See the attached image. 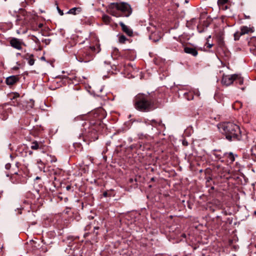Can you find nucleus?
I'll return each mask as SVG.
<instances>
[{"mask_svg": "<svg viewBox=\"0 0 256 256\" xmlns=\"http://www.w3.org/2000/svg\"><path fill=\"white\" fill-rule=\"evenodd\" d=\"M107 10L111 15L116 18L128 17L132 12L130 6L124 2L111 3L108 5Z\"/></svg>", "mask_w": 256, "mask_h": 256, "instance_id": "f257e3e1", "label": "nucleus"}, {"mask_svg": "<svg viewBox=\"0 0 256 256\" xmlns=\"http://www.w3.org/2000/svg\"><path fill=\"white\" fill-rule=\"evenodd\" d=\"M218 128L220 132L224 134L228 140L238 138L240 134L239 126L230 122L220 124L218 125Z\"/></svg>", "mask_w": 256, "mask_h": 256, "instance_id": "f03ea898", "label": "nucleus"}, {"mask_svg": "<svg viewBox=\"0 0 256 256\" xmlns=\"http://www.w3.org/2000/svg\"><path fill=\"white\" fill-rule=\"evenodd\" d=\"M136 108L142 112H148L153 109L152 102L147 100L143 95H138L136 98Z\"/></svg>", "mask_w": 256, "mask_h": 256, "instance_id": "7ed1b4c3", "label": "nucleus"}, {"mask_svg": "<svg viewBox=\"0 0 256 256\" xmlns=\"http://www.w3.org/2000/svg\"><path fill=\"white\" fill-rule=\"evenodd\" d=\"M238 78V74L224 75L222 77V84L228 86L231 84Z\"/></svg>", "mask_w": 256, "mask_h": 256, "instance_id": "20e7f679", "label": "nucleus"}, {"mask_svg": "<svg viewBox=\"0 0 256 256\" xmlns=\"http://www.w3.org/2000/svg\"><path fill=\"white\" fill-rule=\"evenodd\" d=\"M10 44L13 48L17 50H21L23 42L18 38H13L10 40Z\"/></svg>", "mask_w": 256, "mask_h": 256, "instance_id": "39448f33", "label": "nucleus"}, {"mask_svg": "<svg viewBox=\"0 0 256 256\" xmlns=\"http://www.w3.org/2000/svg\"><path fill=\"white\" fill-rule=\"evenodd\" d=\"M162 34L158 31L154 32L150 36V39L154 42H158L162 37Z\"/></svg>", "mask_w": 256, "mask_h": 256, "instance_id": "423d86ee", "label": "nucleus"}, {"mask_svg": "<svg viewBox=\"0 0 256 256\" xmlns=\"http://www.w3.org/2000/svg\"><path fill=\"white\" fill-rule=\"evenodd\" d=\"M184 51L186 53L190 54L194 56H196L198 54L196 49L193 48L186 47L184 48Z\"/></svg>", "mask_w": 256, "mask_h": 256, "instance_id": "0eeeda50", "label": "nucleus"}, {"mask_svg": "<svg viewBox=\"0 0 256 256\" xmlns=\"http://www.w3.org/2000/svg\"><path fill=\"white\" fill-rule=\"evenodd\" d=\"M18 80V78L16 76H12L6 78V83L8 85H12Z\"/></svg>", "mask_w": 256, "mask_h": 256, "instance_id": "6e6552de", "label": "nucleus"}, {"mask_svg": "<svg viewBox=\"0 0 256 256\" xmlns=\"http://www.w3.org/2000/svg\"><path fill=\"white\" fill-rule=\"evenodd\" d=\"M253 32V30L252 28L250 27H248L247 26H242L240 28V32L241 35H244L249 32Z\"/></svg>", "mask_w": 256, "mask_h": 256, "instance_id": "1a4fd4ad", "label": "nucleus"}, {"mask_svg": "<svg viewBox=\"0 0 256 256\" xmlns=\"http://www.w3.org/2000/svg\"><path fill=\"white\" fill-rule=\"evenodd\" d=\"M122 30L125 32L128 35L131 36L132 34V32L126 26L123 22H120V23Z\"/></svg>", "mask_w": 256, "mask_h": 256, "instance_id": "9d476101", "label": "nucleus"}, {"mask_svg": "<svg viewBox=\"0 0 256 256\" xmlns=\"http://www.w3.org/2000/svg\"><path fill=\"white\" fill-rule=\"evenodd\" d=\"M33 56L32 54L28 55L26 57V58L28 60V63L30 66H33L34 64V60L33 58Z\"/></svg>", "mask_w": 256, "mask_h": 256, "instance_id": "9b49d317", "label": "nucleus"}, {"mask_svg": "<svg viewBox=\"0 0 256 256\" xmlns=\"http://www.w3.org/2000/svg\"><path fill=\"white\" fill-rule=\"evenodd\" d=\"M80 8H74L71 9H70L68 13L72 14H77V12H80Z\"/></svg>", "mask_w": 256, "mask_h": 256, "instance_id": "f8f14e48", "label": "nucleus"}, {"mask_svg": "<svg viewBox=\"0 0 256 256\" xmlns=\"http://www.w3.org/2000/svg\"><path fill=\"white\" fill-rule=\"evenodd\" d=\"M40 144L36 141L32 142L31 148L34 150H37L40 148Z\"/></svg>", "mask_w": 256, "mask_h": 256, "instance_id": "ddd939ff", "label": "nucleus"}, {"mask_svg": "<svg viewBox=\"0 0 256 256\" xmlns=\"http://www.w3.org/2000/svg\"><path fill=\"white\" fill-rule=\"evenodd\" d=\"M103 21L106 23L108 24L110 22V18L107 15L104 14L102 17Z\"/></svg>", "mask_w": 256, "mask_h": 256, "instance_id": "4468645a", "label": "nucleus"}, {"mask_svg": "<svg viewBox=\"0 0 256 256\" xmlns=\"http://www.w3.org/2000/svg\"><path fill=\"white\" fill-rule=\"evenodd\" d=\"M150 124L152 125V126H155V125H156V124H158V126H161V125L162 126V122L161 121L157 122V121H156L154 120H152L150 121Z\"/></svg>", "mask_w": 256, "mask_h": 256, "instance_id": "2eb2a0df", "label": "nucleus"}, {"mask_svg": "<svg viewBox=\"0 0 256 256\" xmlns=\"http://www.w3.org/2000/svg\"><path fill=\"white\" fill-rule=\"evenodd\" d=\"M241 34L240 32H236L234 34V39L235 40H239L240 36H241Z\"/></svg>", "mask_w": 256, "mask_h": 256, "instance_id": "dca6fc26", "label": "nucleus"}, {"mask_svg": "<svg viewBox=\"0 0 256 256\" xmlns=\"http://www.w3.org/2000/svg\"><path fill=\"white\" fill-rule=\"evenodd\" d=\"M126 38L125 36L123 35L120 36L118 38L119 42L120 43H124L126 42Z\"/></svg>", "mask_w": 256, "mask_h": 256, "instance_id": "f3484780", "label": "nucleus"}, {"mask_svg": "<svg viewBox=\"0 0 256 256\" xmlns=\"http://www.w3.org/2000/svg\"><path fill=\"white\" fill-rule=\"evenodd\" d=\"M228 2V0H218V4L219 6H222L226 4Z\"/></svg>", "mask_w": 256, "mask_h": 256, "instance_id": "a211bd4d", "label": "nucleus"}, {"mask_svg": "<svg viewBox=\"0 0 256 256\" xmlns=\"http://www.w3.org/2000/svg\"><path fill=\"white\" fill-rule=\"evenodd\" d=\"M228 158H230V160L231 161V162H234V155L232 154V153L230 152L229 154V156H228Z\"/></svg>", "mask_w": 256, "mask_h": 256, "instance_id": "6ab92c4d", "label": "nucleus"}, {"mask_svg": "<svg viewBox=\"0 0 256 256\" xmlns=\"http://www.w3.org/2000/svg\"><path fill=\"white\" fill-rule=\"evenodd\" d=\"M236 80H238V83L240 84H243V80L240 76H239L238 75V78Z\"/></svg>", "mask_w": 256, "mask_h": 256, "instance_id": "aec40b11", "label": "nucleus"}, {"mask_svg": "<svg viewBox=\"0 0 256 256\" xmlns=\"http://www.w3.org/2000/svg\"><path fill=\"white\" fill-rule=\"evenodd\" d=\"M58 12H59L61 16L63 15V14H63V12H62V10H60L58 8Z\"/></svg>", "mask_w": 256, "mask_h": 256, "instance_id": "412c9836", "label": "nucleus"}, {"mask_svg": "<svg viewBox=\"0 0 256 256\" xmlns=\"http://www.w3.org/2000/svg\"><path fill=\"white\" fill-rule=\"evenodd\" d=\"M19 96V94H14V98H17Z\"/></svg>", "mask_w": 256, "mask_h": 256, "instance_id": "4be33fe9", "label": "nucleus"}, {"mask_svg": "<svg viewBox=\"0 0 256 256\" xmlns=\"http://www.w3.org/2000/svg\"><path fill=\"white\" fill-rule=\"evenodd\" d=\"M90 48H91L92 50H94V51L96 50V48L94 46H92V47H90Z\"/></svg>", "mask_w": 256, "mask_h": 256, "instance_id": "5701e85b", "label": "nucleus"}, {"mask_svg": "<svg viewBox=\"0 0 256 256\" xmlns=\"http://www.w3.org/2000/svg\"><path fill=\"white\" fill-rule=\"evenodd\" d=\"M182 143H183L184 145H187L188 144V142H183Z\"/></svg>", "mask_w": 256, "mask_h": 256, "instance_id": "b1692460", "label": "nucleus"}, {"mask_svg": "<svg viewBox=\"0 0 256 256\" xmlns=\"http://www.w3.org/2000/svg\"><path fill=\"white\" fill-rule=\"evenodd\" d=\"M42 26H43V24H39V27H40V28H41V27H42Z\"/></svg>", "mask_w": 256, "mask_h": 256, "instance_id": "393cba45", "label": "nucleus"}, {"mask_svg": "<svg viewBox=\"0 0 256 256\" xmlns=\"http://www.w3.org/2000/svg\"><path fill=\"white\" fill-rule=\"evenodd\" d=\"M22 14H24L25 13L24 11L23 10H22Z\"/></svg>", "mask_w": 256, "mask_h": 256, "instance_id": "a878e982", "label": "nucleus"}, {"mask_svg": "<svg viewBox=\"0 0 256 256\" xmlns=\"http://www.w3.org/2000/svg\"><path fill=\"white\" fill-rule=\"evenodd\" d=\"M212 46V44H209L208 47L211 48Z\"/></svg>", "mask_w": 256, "mask_h": 256, "instance_id": "bb28decb", "label": "nucleus"}, {"mask_svg": "<svg viewBox=\"0 0 256 256\" xmlns=\"http://www.w3.org/2000/svg\"><path fill=\"white\" fill-rule=\"evenodd\" d=\"M16 54H17V56H19V55H20V53H17Z\"/></svg>", "mask_w": 256, "mask_h": 256, "instance_id": "cd10ccee", "label": "nucleus"}, {"mask_svg": "<svg viewBox=\"0 0 256 256\" xmlns=\"http://www.w3.org/2000/svg\"><path fill=\"white\" fill-rule=\"evenodd\" d=\"M66 188H67V190H68L70 188V187L69 186H67Z\"/></svg>", "mask_w": 256, "mask_h": 256, "instance_id": "c85d7f7f", "label": "nucleus"}, {"mask_svg": "<svg viewBox=\"0 0 256 256\" xmlns=\"http://www.w3.org/2000/svg\"><path fill=\"white\" fill-rule=\"evenodd\" d=\"M98 48V52H100L99 48Z\"/></svg>", "mask_w": 256, "mask_h": 256, "instance_id": "c756f323", "label": "nucleus"}, {"mask_svg": "<svg viewBox=\"0 0 256 256\" xmlns=\"http://www.w3.org/2000/svg\"><path fill=\"white\" fill-rule=\"evenodd\" d=\"M36 179H39V178L38 177H36Z\"/></svg>", "mask_w": 256, "mask_h": 256, "instance_id": "7c9ffc66", "label": "nucleus"}, {"mask_svg": "<svg viewBox=\"0 0 256 256\" xmlns=\"http://www.w3.org/2000/svg\"><path fill=\"white\" fill-rule=\"evenodd\" d=\"M254 214H256V212H254Z\"/></svg>", "mask_w": 256, "mask_h": 256, "instance_id": "2f4dec72", "label": "nucleus"}]
</instances>
